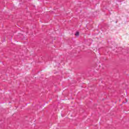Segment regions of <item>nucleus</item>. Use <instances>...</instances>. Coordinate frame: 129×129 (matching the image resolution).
Instances as JSON below:
<instances>
[{
	"mask_svg": "<svg viewBox=\"0 0 129 129\" xmlns=\"http://www.w3.org/2000/svg\"><path fill=\"white\" fill-rule=\"evenodd\" d=\"M75 36H76V37H78L79 36V32H77L75 34Z\"/></svg>",
	"mask_w": 129,
	"mask_h": 129,
	"instance_id": "nucleus-1",
	"label": "nucleus"
}]
</instances>
